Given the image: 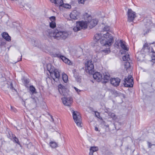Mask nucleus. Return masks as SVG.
Instances as JSON below:
<instances>
[{
	"instance_id": "nucleus-21",
	"label": "nucleus",
	"mask_w": 155,
	"mask_h": 155,
	"mask_svg": "<svg viewBox=\"0 0 155 155\" xmlns=\"http://www.w3.org/2000/svg\"><path fill=\"white\" fill-rule=\"evenodd\" d=\"M30 91L32 94H36L37 93L35 88L32 85L30 86Z\"/></svg>"
},
{
	"instance_id": "nucleus-1",
	"label": "nucleus",
	"mask_w": 155,
	"mask_h": 155,
	"mask_svg": "<svg viewBox=\"0 0 155 155\" xmlns=\"http://www.w3.org/2000/svg\"><path fill=\"white\" fill-rule=\"evenodd\" d=\"M113 41V37L108 32L106 33H103L102 34H97L94 36V42H93L94 45L93 46L96 48L95 50L97 52H102L106 54H107L110 52L109 48L105 50H101V48L98 45L100 43L102 46L109 47L111 45Z\"/></svg>"
},
{
	"instance_id": "nucleus-41",
	"label": "nucleus",
	"mask_w": 155,
	"mask_h": 155,
	"mask_svg": "<svg viewBox=\"0 0 155 155\" xmlns=\"http://www.w3.org/2000/svg\"><path fill=\"white\" fill-rule=\"evenodd\" d=\"M21 59H22V58H22V55H21Z\"/></svg>"
},
{
	"instance_id": "nucleus-2",
	"label": "nucleus",
	"mask_w": 155,
	"mask_h": 155,
	"mask_svg": "<svg viewBox=\"0 0 155 155\" xmlns=\"http://www.w3.org/2000/svg\"><path fill=\"white\" fill-rule=\"evenodd\" d=\"M84 14V18L86 21L77 22L76 25L73 28L74 31H77L82 29H85L87 28V26L91 28L97 24L98 21L97 19H91V17L87 13Z\"/></svg>"
},
{
	"instance_id": "nucleus-4",
	"label": "nucleus",
	"mask_w": 155,
	"mask_h": 155,
	"mask_svg": "<svg viewBox=\"0 0 155 155\" xmlns=\"http://www.w3.org/2000/svg\"><path fill=\"white\" fill-rule=\"evenodd\" d=\"M50 30L47 31V32L49 33L47 35L53 37L57 39H65L67 38L68 35L67 32L59 31L58 30H55L52 33H50Z\"/></svg>"
},
{
	"instance_id": "nucleus-17",
	"label": "nucleus",
	"mask_w": 155,
	"mask_h": 155,
	"mask_svg": "<svg viewBox=\"0 0 155 155\" xmlns=\"http://www.w3.org/2000/svg\"><path fill=\"white\" fill-rule=\"evenodd\" d=\"M120 46L122 48L125 50L128 51V48L126 45L125 44V42L122 40H120Z\"/></svg>"
},
{
	"instance_id": "nucleus-8",
	"label": "nucleus",
	"mask_w": 155,
	"mask_h": 155,
	"mask_svg": "<svg viewBox=\"0 0 155 155\" xmlns=\"http://www.w3.org/2000/svg\"><path fill=\"white\" fill-rule=\"evenodd\" d=\"M50 1L57 6H62L63 7L67 8H71V5L68 4H63L62 0H50Z\"/></svg>"
},
{
	"instance_id": "nucleus-33",
	"label": "nucleus",
	"mask_w": 155,
	"mask_h": 155,
	"mask_svg": "<svg viewBox=\"0 0 155 155\" xmlns=\"http://www.w3.org/2000/svg\"><path fill=\"white\" fill-rule=\"evenodd\" d=\"M109 28L108 26H105L104 28V31H107L109 30Z\"/></svg>"
},
{
	"instance_id": "nucleus-11",
	"label": "nucleus",
	"mask_w": 155,
	"mask_h": 155,
	"mask_svg": "<svg viewBox=\"0 0 155 155\" xmlns=\"http://www.w3.org/2000/svg\"><path fill=\"white\" fill-rule=\"evenodd\" d=\"M63 104L65 106H70L72 102V99L71 97H64L61 98Z\"/></svg>"
},
{
	"instance_id": "nucleus-35",
	"label": "nucleus",
	"mask_w": 155,
	"mask_h": 155,
	"mask_svg": "<svg viewBox=\"0 0 155 155\" xmlns=\"http://www.w3.org/2000/svg\"><path fill=\"white\" fill-rule=\"evenodd\" d=\"M14 140L15 142L18 143V138H17L16 137H15L14 138Z\"/></svg>"
},
{
	"instance_id": "nucleus-7",
	"label": "nucleus",
	"mask_w": 155,
	"mask_h": 155,
	"mask_svg": "<svg viewBox=\"0 0 155 155\" xmlns=\"http://www.w3.org/2000/svg\"><path fill=\"white\" fill-rule=\"evenodd\" d=\"M133 78L131 75H129L124 81V84L125 87H132L133 85Z\"/></svg>"
},
{
	"instance_id": "nucleus-19",
	"label": "nucleus",
	"mask_w": 155,
	"mask_h": 155,
	"mask_svg": "<svg viewBox=\"0 0 155 155\" xmlns=\"http://www.w3.org/2000/svg\"><path fill=\"white\" fill-rule=\"evenodd\" d=\"M58 88L59 91L60 93H61V92L63 93L65 91V87L61 84H60L58 85Z\"/></svg>"
},
{
	"instance_id": "nucleus-43",
	"label": "nucleus",
	"mask_w": 155,
	"mask_h": 155,
	"mask_svg": "<svg viewBox=\"0 0 155 155\" xmlns=\"http://www.w3.org/2000/svg\"><path fill=\"white\" fill-rule=\"evenodd\" d=\"M26 81H26H25H25Z\"/></svg>"
},
{
	"instance_id": "nucleus-5",
	"label": "nucleus",
	"mask_w": 155,
	"mask_h": 155,
	"mask_svg": "<svg viewBox=\"0 0 155 155\" xmlns=\"http://www.w3.org/2000/svg\"><path fill=\"white\" fill-rule=\"evenodd\" d=\"M93 77L98 82L101 80L103 83L107 82L110 78L109 74L108 73H105L102 75L99 72H96L93 74Z\"/></svg>"
},
{
	"instance_id": "nucleus-14",
	"label": "nucleus",
	"mask_w": 155,
	"mask_h": 155,
	"mask_svg": "<svg viewBox=\"0 0 155 155\" xmlns=\"http://www.w3.org/2000/svg\"><path fill=\"white\" fill-rule=\"evenodd\" d=\"M79 15V13L77 11L74 10L70 14V17L71 18L75 20L78 19V17Z\"/></svg>"
},
{
	"instance_id": "nucleus-6",
	"label": "nucleus",
	"mask_w": 155,
	"mask_h": 155,
	"mask_svg": "<svg viewBox=\"0 0 155 155\" xmlns=\"http://www.w3.org/2000/svg\"><path fill=\"white\" fill-rule=\"evenodd\" d=\"M73 118L75 122L78 127H82L81 116L80 113L77 111L73 110Z\"/></svg>"
},
{
	"instance_id": "nucleus-10",
	"label": "nucleus",
	"mask_w": 155,
	"mask_h": 155,
	"mask_svg": "<svg viewBox=\"0 0 155 155\" xmlns=\"http://www.w3.org/2000/svg\"><path fill=\"white\" fill-rule=\"evenodd\" d=\"M85 68L87 72L92 73L94 70V65L92 61L90 60L87 61L85 64Z\"/></svg>"
},
{
	"instance_id": "nucleus-29",
	"label": "nucleus",
	"mask_w": 155,
	"mask_h": 155,
	"mask_svg": "<svg viewBox=\"0 0 155 155\" xmlns=\"http://www.w3.org/2000/svg\"><path fill=\"white\" fill-rule=\"evenodd\" d=\"M95 115L97 118H99L100 117V114L99 112L97 111H95Z\"/></svg>"
},
{
	"instance_id": "nucleus-36",
	"label": "nucleus",
	"mask_w": 155,
	"mask_h": 155,
	"mask_svg": "<svg viewBox=\"0 0 155 155\" xmlns=\"http://www.w3.org/2000/svg\"><path fill=\"white\" fill-rule=\"evenodd\" d=\"M147 143H148V145L149 147V148H150L151 147V146L152 145L151 144V143H150L149 142H147Z\"/></svg>"
},
{
	"instance_id": "nucleus-38",
	"label": "nucleus",
	"mask_w": 155,
	"mask_h": 155,
	"mask_svg": "<svg viewBox=\"0 0 155 155\" xmlns=\"http://www.w3.org/2000/svg\"><path fill=\"white\" fill-rule=\"evenodd\" d=\"M95 130L96 131H98V129L97 127H95Z\"/></svg>"
},
{
	"instance_id": "nucleus-31",
	"label": "nucleus",
	"mask_w": 155,
	"mask_h": 155,
	"mask_svg": "<svg viewBox=\"0 0 155 155\" xmlns=\"http://www.w3.org/2000/svg\"><path fill=\"white\" fill-rule=\"evenodd\" d=\"M110 116L113 119H114L116 118V115L114 113H112L111 114Z\"/></svg>"
},
{
	"instance_id": "nucleus-40",
	"label": "nucleus",
	"mask_w": 155,
	"mask_h": 155,
	"mask_svg": "<svg viewBox=\"0 0 155 155\" xmlns=\"http://www.w3.org/2000/svg\"><path fill=\"white\" fill-rule=\"evenodd\" d=\"M146 20H147L146 19H144V20L143 21H144V22H146Z\"/></svg>"
},
{
	"instance_id": "nucleus-9",
	"label": "nucleus",
	"mask_w": 155,
	"mask_h": 155,
	"mask_svg": "<svg viewBox=\"0 0 155 155\" xmlns=\"http://www.w3.org/2000/svg\"><path fill=\"white\" fill-rule=\"evenodd\" d=\"M127 15L128 17L127 21L129 22L133 21L136 17V13L133 12L131 9H128L127 12Z\"/></svg>"
},
{
	"instance_id": "nucleus-3",
	"label": "nucleus",
	"mask_w": 155,
	"mask_h": 155,
	"mask_svg": "<svg viewBox=\"0 0 155 155\" xmlns=\"http://www.w3.org/2000/svg\"><path fill=\"white\" fill-rule=\"evenodd\" d=\"M47 69L54 80L55 81H58L60 76V71L55 69L50 64L47 65Z\"/></svg>"
},
{
	"instance_id": "nucleus-23",
	"label": "nucleus",
	"mask_w": 155,
	"mask_h": 155,
	"mask_svg": "<svg viewBox=\"0 0 155 155\" xmlns=\"http://www.w3.org/2000/svg\"><path fill=\"white\" fill-rule=\"evenodd\" d=\"M151 52L153 53V58L152 59V61L153 62H155V52L154 51L152 48H151Z\"/></svg>"
},
{
	"instance_id": "nucleus-15",
	"label": "nucleus",
	"mask_w": 155,
	"mask_h": 155,
	"mask_svg": "<svg viewBox=\"0 0 155 155\" xmlns=\"http://www.w3.org/2000/svg\"><path fill=\"white\" fill-rule=\"evenodd\" d=\"M150 23H148L147 24H146V26H147V27L145 26V28H143V34L144 35H145L149 32L150 31L149 28H150Z\"/></svg>"
},
{
	"instance_id": "nucleus-16",
	"label": "nucleus",
	"mask_w": 155,
	"mask_h": 155,
	"mask_svg": "<svg viewBox=\"0 0 155 155\" xmlns=\"http://www.w3.org/2000/svg\"><path fill=\"white\" fill-rule=\"evenodd\" d=\"M98 150V148L97 147H91L89 153V155H93L94 152L97 151Z\"/></svg>"
},
{
	"instance_id": "nucleus-20",
	"label": "nucleus",
	"mask_w": 155,
	"mask_h": 155,
	"mask_svg": "<svg viewBox=\"0 0 155 155\" xmlns=\"http://www.w3.org/2000/svg\"><path fill=\"white\" fill-rule=\"evenodd\" d=\"M50 146L52 148H56L58 146L57 143L54 141H51L49 143Z\"/></svg>"
},
{
	"instance_id": "nucleus-39",
	"label": "nucleus",
	"mask_w": 155,
	"mask_h": 155,
	"mask_svg": "<svg viewBox=\"0 0 155 155\" xmlns=\"http://www.w3.org/2000/svg\"><path fill=\"white\" fill-rule=\"evenodd\" d=\"M80 80H81V79H79V78H78V82H79H79H80Z\"/></svg>"
},
{
	"instance_id": "nucleus-18",
	"label": "nucleus",
	"mask_w": 155,
	"mask_h": 155,
	"mask_svg": "<svg viewBox=\"0 0 155 155\" xmlns=\"http://www.w3.org/2000/svg\"><path fill=\"white\" fill-rule=\"evenodd\" d=\"M2 36L3 38L8 41H9L11 40L10 37L9 35L6 32L3 33L2 34Z\"/></svg>"
},
{
	"instance_id": "nucleus-22",
	"label": "nucleus",
	"mask_w": 155,
	"mask_h": 155,
	"mask_svg": "<svg viewBox=\"0 0 155 155\" xmlns=\"http://www.w3.org/2000/svg\"><path fill=\"white\" fill-rule=\"evenodd\" d=\"M123 59L124 61H128L130 60L129 55L128 54H126L123 57Z\"/></svg>"
},
{
	"instance_id": "nucleus-37",
	"label": "nucleus",
	"mask_w": 155,
	"mask_h": 155,
	"mask_svg": "<svg viewBox=\"0 0 155 155\" xmlns=\"http://www.w3.org/2000/svg\"><path fill=\"white\" fill-rule=\"evenodd\" d=\"M50 117H51V121H52V122H53V121H54V119H53V117L51 115V116H50Z\"/></svg>"
},
{
	"instance_id": "nucleus-24",
	"label": "nucleus",
	"mask_w": 155,
	"mask_h": 155,
	"mask_svg": "<svg viewBox=\"0 0 155 155\" xmlns=\"http://www.w3.org/2000/svg\"><path fill=\"white\" fill-rule=\"evenodd\" d=\"M62 79L64 82H66L68 80V77L66 74H62Z\"/></svg>"
},
{
	"instance_id": "nucleus-26",
	"label": "nucleus",
	"mask_w": 155,
	"mask_h": 155,
	"mask_svg": "<svg viewBox=\"0 0 155 155\" xmlns=\"http://www.w3.org/2000/svg\"><path fill=\"white\" fill-rule=\"evenodd\" d=\"M56 26V23L54 21L51 22L50 23V26L52 28H55Z\"/></svg>"
},
{
	"instance_id": "nucleus-25",
	"label": "nucleus",
	"mask_w": 155,
	"mask_h": 155,
	"mask_svg": "<svg viewBox=\"0 0 155 155\" xmlns=\"http://www.w3.org/2000/svg\"><path fill=\"white\" fill-rule=\"evenodd\" d=\"M130 64L129 61H127L124 64V67L125 68L127 69L129 68H130Z\"/></svg>"
},
{
	"instance_id": "nucleus-28",
	"label": "nucleus",
	"mask_w": 155,
	"mask_h": 155,
	"mask_svg": "<svg viewBox=\"0 0 155 155\" xmlns=\"http://www.w3.org/2000/svg\"><path fill=\"white\" fill-rule=\"evenodd\" d=\"M148 44L147 43H145L143 45V49L144 50L145 49H148Z\"/></svg>"
},
{
	"instance_id": "nucleus-30",
	"label": "nucleus",
	"mask_w": 155,
	"mask_h": 155,
	"mask_svg": "<svg viewBox=\"0 0 155 155\" xmlns=\"http://www.w3.org/2000/svg\"><path fill=\"white\" fill-rule=\"evenodd\" d=\"M9 88L12 90H14L15 91V90L13 87L12 84V83L10 84V86L9 87Z\"/></svg>"
},
{
	"instance_id": "nucleus-27",
	"label": "nucleus",
	"mask_w": 155,
	"mask_h": 155,
	"mask_svg": "<svg viewBox=\"0 0 155 155\" xmlns=\"http://www.w3.org/2000/svg\"><path fill=\"white\" fill-rule=\"evenodd\" d=\"M49 19L51 22L54 21L55 20V17L52 16L50 17Z\"/></svg>"
},
{
	"instance_id": "nucleus-12",
	"label": "nucleus",
	"mask_w": 155,
	"mask_h": 155,
	"mask_svg": "<svg viewBox=\"0 0 155 155\" xmlns=\"http://www.w3.org/2000/svg\"><path fill=\"white\" fill-rule=\"evenodd\" d=\"M120 81V79L118 78H113L110 79V83L115 87H117L119 85Z\"/></svg>"
},
{
	"instance_id": "nucleus-32",
	"label": "nucleus",
	"mask_w": 155,
	"mask_h": 155,
	"mask_svg": "<svg viewBox=\"0 0 155 155\" xmlns=\"http://www.w3.org/2000/svg\"><path fill=\"white\" fill-rule=\"evenodd\" d=\"M74 88L78 93H79L81 91L80 90L78 89L77 88L75 87H74Z\"/></svg>"
},
{
	"instance_id": "nucleus-34",
	"label": "nucleus",
	"mask_w": 155,
	"mask_h": 155,
	"mask_svg": "<svg viewBox=\"0 0 155 155\" xmlns=\"http://www.w3.org/2000/svg\"><path fill=\"white\" fill-rule=\"evenodd\" d=\"M86 0H78V2L79 3L83 4L84 3V2Z\"/></svg>"
},
{
	"instance_id": "nucleus-13",
	"label": "nucleus",
	"mask_w": 155,
	"mask_h": 155,
	"mask_svg": "<svg viewBox=\"0 0 155 155\" xmlns=\"http://www.w3.org/2000/svg\"><path fill=\"white\" fill-rule=\"evenodd\" d=\"M55 55L56 57L58 58L60 57L62 60L65 63H67L69 65L71 64V61L65 57L59 54H56Z\"/></svg>"
},
{
	"instance_id": "nucleus-42",
	"label": "nucleus",
	"mask_w": 155,
	"mask_h": 155,
	"mask_svg": "<svg viewBox=\"0 0 155 155\" xmlns=\"http://www.w3.org/2000/svg\"><path fill=\"white\" fill-rule=\"evenodd\" d=\"M121 52V54H122V52Z\"/></svg>"
}]
</instances>
